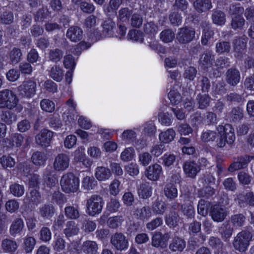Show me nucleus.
I'll use <instances>...</instances> for the list:
<instances>
[{
    "instance_id": "nucleus-1",
    "label": "nucleus",
    "mask_w": 254,
    "mask_h": 254,
    "mask_svg": "<svg viewBox=\"0 0 254 254\" xmlns=\"http://www.w3.org/2000/svg\"><path fill=\"white\" fill-rule=\"evenodd\" d=\"M253 238L252 232L245 229L240 232L234 238L232 245L234 249L241 253H244L248 249L250 242Z\"/></svg>"
},
{
    "instance_id": "nucleus-2",
    "label": "nucleus",
    "mask_w": 254,
    "mask_h": 254,
    "mask_svg": "<svg viewBox=\"0 0 254 254\" xmlns=\"http://www.w3.org/2000/svg\"><path fill=\"white\" fill-rule=\"evenodd\" d=\"M63 190L65 193H74L79 190V180L72 173L64 174L60 181Z\"/></svg>"
},
{
    "instance_id": "nucleus-3",
    "label": "nucleus",
    "mask_w": 254,
    "mask_h": 254,
    "mask_svg": "<svg viewBox=\"0 0 254 254\" xmlns=\"http://www.w3.org/2000/svg\"><path fill=\"white\" fill-rule=\"evenodd\" d=\"M19 102L16 95L11 90L4 89L0 91V109L15 108Z\"/></svg>"
},
{
    "instance_id": "nucleus-4",
    "label": "nucleus",
    "mask_w": 254,
    "mask_h": 254,
    "mask_svg": "<svg viewBox=\"0 0 254 254\" xmlns=\"http://www.w3.org/2000/svg\"><path fill=\"white\" fill-rule=\"evenodd\" d=\"M104 204L103 198L99 195H92L87 200L86 212L90 216H94L100 213Z\"/></svg>"
},
{
    "instance_id": "nucleus-5",
    "label": "nucleus",
    "mask_w": 254,
    "mask_h": 254,
    "mask_svg": "<svg viewBox=\"0 0 254 254\" xmlns=\"http://www.w3.org/2000/svg\"><path fill=\"white\" fill-rule=\"evenodd\" d=\"M17 90L19 95L23 97L30 98L35 94L36 83L31 80L24 81L18 87Z\"/></svg>"
},
{
    "instance_id": "nucleus-6",
    "label": "nucleus",
    "mask_w": 254,
    "mask_h": 254,
    "mask_svg": "<svg viewBox=\"0 0 254 254\" xmlns=\"http://www.w3.org/2000/svg\"><path fill=\"white\" fill-rule=\"evenodd\" d=\"M195 30L191 27H183L179 29L176 39L180 44H186L190 42L194 38Z\"/></svg>"
},
{
    "instance_id": "nucleus-7",
    "label": "nucleus",
    "mask_w": 254,
    "mask_h": 254,
    "mask_svg": "<svg viewBox=\"0 0 254 254\" xmlns=\"http://www.w3.org/2000/svg\"><path fill=\"white\" fill-rule=\"evenodd\" d=\"M110 242L116 250L120 251L127 250L128 247L127 239L121 232H116L112 235Z\"/></svg>"
},
{
    "instance_id": "nucleus-8",
    "label": "nucleus",
    "mask_w": 254,
    "mask_h": 254,
    "mask_svg": "<svg viewBox=\"0 0 254 254\" xmlns=\"http://www.w3.org/2000/svg\"><path fill=\"white\" fill-rule=\"evenodd\" d=\"M247 40L243 37H236L232 41L234 55L241 59L246 51Z\"/></svg>"
},
{
    "instance_id": "nucleus-9",
    "label": "nucleus",
    "mask_w": 254,
    "mask_h": 254,
    "mask_svg": "<svg viewBox=\"0 0 254 254\" xmlns=\"http://www.w3.org/2000/svg\"><path fill=\"white\" fill-rule=\"evenodd\" d=\"M53 136V132L44 128L36 135V143L42 147H48L50 145Z\"/></svg>"
},
{
    "instance_id": "nucleus-10",
    "label": "nucleus",
    "mask_w": 254,
    "mask_h": 254,
    "mask_svg": "<svg viewBox=\"0 0 254 254\" xmlns=\"http://www.w3.org/2000/svg\"><path fill=\"white\" fill-rule=\"evenodd\" d=\"M69 158L65 153H60L55 158L53 168L57 171H64L69 167Z\"/></svg>"
},
{
    "instance_id": "nucleus-11",
    "label": "nucleus",
    "mask_w": 254,
    "mask_h": 254,
    "mask_svg": "<svg viewBox=\"0 0 254 254\" xmlns=\"http://www.w3.org/2000/svg\"><path fill=\"white\" fill-rule=\"evenodd\" d=\"M254 157L248 155L238 156L236 160L231 164L228 168V171L233 172L235 171L246 168Z\"/></svg>"
},
{
    "instance_id": "nucleus-12",
    "label": "nucleus",
    "mask_w": 254,
    "mask_h": 254,
    "mask_svg": "<svg viewBox=\"0 0 254 254\" xmlns=\"http://www.w3.org/2000/svg\"><path fill=\"white\" fill-rule=\"evenodd\" d=\"M227 214L228 211L223 206L216 204L211 207L210 215L213 220L215 222H222Z\"/></svg>"
},
{
    "instance_id": "nucleus-13",
    "label": "nucleus",
    "mask_w": 254,
    "mask_h": 254,
    "mask_svg": "<svg viewBox=\"0 0 254 254\" xmlns=\"http://www.w3.org/2000/svg\"><path fill=\"white\" fill-rule=\"evenodd\" d=\"M217 130L220 135L224 136L228 139V144H231L234 142L235 140L234 129L231 125L227 124L224 126L219 125Z\"/></svg>"
},
{
    "instance_id": "nucleus-14",
    "label": "nucleus",
    "mask_w": 254,
    "mask_h": 254,
    "mask_svg": "<svg viewBox=\"0 0 254 254\" xmlns=\"http://www.w3.org/2000/svg\"><path fill=\"white\" fill-rule=\"evenodd\" d=\"M226 82L232 86H236L240 81L241 74L239 70L235 67L228 69L225 73Z\"/></svg>"
},
{
    "instance_id": "nucleus-15",
    "label": "nucleus",
    "mask_w": 254,
    "mask_h": 254,
    "mask_svg": "<svg viewBox=\"0 0 254 254\" xmlns=\"http://www.w3.org/2000/svg\"><path fill=\"white\" fill-rule=\"evenodd\" d=\"M214 62V55L212 52L206 51L200 56L199 64L201 69L205 70L211 67Z\"/></svg>"
},
{
    "instance_id": "nucleus-16",
    "label": "nucleus",
    "mask_w": 254,
    "mask_h": 254,
    "mask_svg": "<svg viewBox=\"0 0 254 254\" xmlns=\"http://www.w3.org/2000/svg\"><path fill=\"white\" fill-rule=\"evenodd\" d=\"M162 171V167L158 164L149 166L145 172V175L151 181H157L160 177Z\"/></svg>"
},
{
    "instance_id": "nucleus-17",
    "label": "nucleus",
    "mask_w": 254,
    "mask_h": 254,
    "mask_svg": "<svg viewBox=\"0 0 254 254\" xmlns=\"http://www.w3.org/2000/svg\"><path fill=\"white\" fill-rule=\"evenodd\" d=\"M183 170L188 177L194 178L200 169L199 166L194 161H186L183 165Z\"/></svg>"
},
{
    "instance_id": "nucleus-18",
    "label": "nucleus",
    "mask_w": 254,
    "mask_h": 254,
    "mask_svg": "<svg viewBox=\"0 0 254 254\" xmlns=\"http://www.w3.org/2000/svg\"><path fill=\"white\" fill-rule=\"evenodd\" d=\"M152 214V210L150 207L146 205L137 208L134 211V215L137 219L142 221H146L151 217Z\"/></svg>"
},
{
    "instance_id": "nucleus-19",
    "label": "nucleus",
    "mask_w": 254,
    "mask_h": 254,
    "mask_svg": "<svg viewBox=\"0 0 254 254\" xmlns=\"http://www.w3.org/2000/svg\"><path fill=\"white\" fill-rule=\"evenodd\" d=\"M83 31L78 26H73L69 27L66 32V37L72 42H77L82 38Z\"/></svg>"
},
{
    "instance_id": "nucleus-20",
    "label": "nucleus",
    "mask_w": 254,
    "mask_h": 254,
    "mask_svg": "<svg viewBox=\"0 0 254 254\" xmlns=\"http://www.w3.org/2000/svg\"><path fill=\"white\" fill-rule=\"evenodd\" d=\"M94 175L99 181H105L112 176V172L108 167L98 166L95 169Z\"/></svg>"
},
{
    "instance_id": "nucleus-21",
    "label": "nucleus",
    "mask_w": 254,
    "mask_h": 254,
    "mask_svg": "<svg viewBox=\"0 0 254 254\" xmlns=\"http://www.w3.org/2000/svg\"><path fill=\"white\" fill-rule=\"evenodd\" d=\"M238 201L240 207H245V205L254 206V193L250 191L246 193H240L238 196Z\"/></svg>"
},
{
    "instance_id": "nucleus-22",
    "label": "nucleus",
    "mask_w": 254,
    "mask_h": 254,
    "mask_svg": "<svg viewBox=\"0 0 254 254\" xmlns=\"http://www.w3.org/2000/svg\"><path fill=\"white\" fill-rule=\"evenodd\" d=\"M64 214L69 219L77 220L81 215L79 206L77 204L66 206L64 208Z\"/></svg>"
},
{
    "instance_id": "nucleus-23",
    "label": "nucleus",
    "mask_w": 254,
    "mask_h": 254,
    "mask_svg": "<svg viewBox=\"0 0 254 254\" xmlns=\"http://www.w3.org/2000/svg\"><path fill=\"white\" fill-rule=\"evenodd\" d=\"M137 193L141 198L147 199L152 195V187L149 182L142 183L137 188Z\"/></svg>"
},
{
    "instance_id": "nucleus-24",
    "label": "nucleus",
    "mask_w": 254,
    "mask_h": 254,
    "mask_svg": "<svg viewBox=\"0 0 254 254\" xmlns=\"http://www.w3.org/2000/svg\"><path fill=\"white\" fill-rule=\"evenodd\" d=\"M186 243L185 241L178 236H175L169 244V249L173 252L177 251L182 252L186 248Z\"/></svg>"
},
{
    "instance_id": "nucleus-25",
    "label": "nucleus",
    "mask_w": 254,
    "mask_h": 254,
    "mask_svg": "<svg viewBox=\"0 0 254 254\" xmlns=\"http://www.w3.org/2000/svg\"><path fill=\"white\" fill-rule=\"evenodd\" d=\"M81 250L85 254H97L98 250V244L95 241L87 240L83 243Z\"/></svg>"
},
{
    "instance_id": "nucleus-26",
    "label": "nucleus",
    "mask_w": 254,
    "mask_h": 254,
    "mask_svg": "<svg viewBox=\"0 0 254 254\" xmlns=\"http://www.w3.org/2000/svg\"><path fill=\"white\" fill-rule=\"evenodd\" d=\"M24 226V222L21 218H15L10 226V234L13 237H15L22 231Z\"/></svg>"
},
{
    "instance_id": "nucleus-27",
    "label": "nucleus",
    "mask_w": 254,
    "mask_h": 254,
    "mask_svg": "<svg viewBox=\"0 0 254 254\" xmlns=\"http://www.w3.org/2000/svg\"><path fill=\"white\" fill-rule=\"evenodd\" d=\"M79 231V228L76 223L72 220H70L66 223L65 228L64 230V233L67 238H69L77 235Z\"/></svg>"
},
{
    "instance_id": "nucleus-28",
    "label": "nucleus",
    "mask_w": 254,
    "mask_h": 254,
    "mask_svg": "<svg viewBox=\"0 0 254 254\" xmlns=\"http://www.w3.org/2000/svg\"><path fill=\"white\" fill-rule=\"evenodd\" d=\"M1 248L5 253L12 254L16 251L18 245L14 240L5 239L2 241Z\"/></svg>"
},
{
    "instance_id": "nucleus-29",
    "label": "nucleus",
    "mask_w": 254,
    "mask_h": 254,
    "mask_svg": "<svg viewBox=\"0 0 254 254\" xmlns=\"http://www.w3.org/2000/svg\"><path fill=\"white\" fill-rule=\"evenodd\" d=\"M56 212V209L51 204H45L39 208V213L44 218H51Z\"/></svg>"
},
{
    "instance_id": "nucleus-30",
    "label": "nucleus",
    "mask_w": 254,
    "mask_h": 254,
    "mask_svg": "<svg viewBox=\"0 0 254 254\" xmlns=\"http://www.w3.org/2000/svg\"><path fill=\"white\" fill-rule=\"evenodd\" d=\"M176 135V132L173 128H169L165 131H161L159 135V139L161 143H169L172 141Z\"/></svg>"
},
{
    "instance_id": "nucleus-31",
    "label": "nucleus",
    "mask_w": 254,
    "mask_h": 254,
    "mask_svg": "<svg viewBox=\"0 0 254 254\" xmlns=\"http://www.w3.org/2000/svg\"><path fill=\"white\" fill-rule=\"evenodd\" d=\"M211 18L213 22L218 25H223L226 22V15L220 10L214 9L212 13Z\"/></svg>"
},
{
    "instance_id": "nucleus-32",
    "label": "nucleus",
    "mask_w": 254,
    "mask_h": 254,
    "mask_svg": "<svg viewBox=\"0 0 254 254\" xmlns=\"http://www.w3.org/2000/svg\"><path fill=\"white\" fill-rule=\"evenodd\" d=\"M23 141V137L20 133H14L11 135V139L4 138L2 142H9V144H6L7 147H11L13 146L19 147Z\"/></svg>"
},
{
    "instance_id": "nucleus-33",
    "label": "nucleus",
    "mask_w": 254,
    "mask_h": 254,
    "mask_svg": "<svg viewBox=\"0 0 254 254\" xmlns=\"http://www.w3.org/2000/svg\"><path fill=\"white\" fill-rule=\"evenodd\" d=\"M0 119L4 124L9 125L16 121L17 116L10 110L3 111L0 114Z\"/></svg>"
},
{
    "instance_id": "nucleus-34",
    "label": "nucleus",
    "mask_w": 254,
    "mask_h": 254,
    "mask_svg": "<svg viewBox=\"0 0 254 254\" xmlns=\"http://www.w3.org/2000/svg\"><path fill=\"white\" fill-rule=\"evenodd\" d=\"M47 159L46 154L41 151L34 152L31 156V160L33 163L38 166L44 165Z\"/></svg>"
},
{
    "instance_id": "nucleus-35",
    "label": "nucleus",
    "mask_w": 254,
    "mask_h": 254,
    "mask_svg": "<svg viewBox=\"0 0 254 254\" xmlns=\"http://www.w3.org/2000/svg\"><path fill=\"white\" fill-rule=\"evenodd\" d=\"M49 75L54 80L60 82L63 78L64 72L59 65H55L49 71Z\"/></svg>"
},
{
    "instance_id": "nucleus-36",
    "label": "nucleus",
    "mask_w": 254,
    "mask_h": 254,
    "mask_svg": "<svg viewBox=\"0 0 254 254\" xmlns=\"http://www.w3.org/2000/svg\"><path fill=\"white\" fill-rule=\"evenodd\" d=\"M193 6L198 12H202L210 9L212 3L210 0H196Z\"/></svg>"
},
{
    "instance_id": "nucleus-37",
    "label": "nucleus",
    "mask_w": 254,
    "mask_h": 254,
    "mask_svg": "<svg viewBox=\"0 0 254 254\" xmlns=\"http://www.w3.org/2000/svg\"><path fill=\"white\" fill-rule=\"evenodd\" d=\"M22 54L20 49L13 48L8 54L9 62L12 64H18L21 60Z\"/></svg>"
},
{
    "instance_id": "nucleus-38",
    "label": "nucleus",
    "mask_w": 254,
    "mask_h": 254,
    "mask_svg": "<svg viewBox=\"0 0 254 254\" xmlns=\"http://www.w3.org/2000/svg\"><path fill=\"white\" fill-rule=\"evenodd\" d=\"M44 184L49 188L55 187L58 181L57 179L52 175L50 169H46L43 174Z\"/></svg>"
},
{
    "instance_id": "nucleus-39",
    "label": "nucleus",
    "mask_w": 254,
    "mask_h": 254,
    "mask_svg": "<svg viewBox=\"0 0 254 254\" xmlns=\"http://www.w3.org/2000/svg\"><path fill=\"white\" fill-rule=\"evenodd\" d=\"M164 194L170 199H173L178 196V190L176 186L172 183L167 184L164 189Z\"/></svg>"
},
{
    "instance_id": "nucleus-40",
    "label": "nucleus",
    "mask_w": 254,
    "mask_h": 254,
    "mask_svg": "<svg viewBox=\"0 0 254 254\" xmlns=\"http://www.w3.org/2000/svg\"><path fill=\"white\" fill-rule=\"evenodd\" d=\"M102 26V32L105 37H110L113 35V29L115 26V23L111 19L104 21Z\"/></svg>"
},
{
    "instance_id": "nucleus-41",
    "label": "nucleus",
    "mask_w": 254,
    "mask_h": 254,
    "mask_svg": "<svg viewBox=\"0 0 254 254\" xmlns=\"http://www.w3.org/2000/svg\"><path fill=\"white\" fill-rule=\"evenodd\" d=\"M210 86V81L207 77L202 76L198 78L197 87L200 88L202 92H208Z\"/></svg>"
},
{
    "instance_id": "nucleus-42",
    "label": "nucleus",
    "mask_w": 254,
    "mask_h": 254,
    "mask_svg": "<svg viewBox=\"0 0 254 254\" xmlns=\"http://www.w3.org/2000/svg\"><path fill=\"white\" fill-rule=\"evenodd\" d=\"M209 246L214 251H219L225 250L222 241L218 237H210L208 241Z\"/></svg>"
},
{
    "instance_id": "nucleus-43",
    "label": "nucleus",
    "mask_w": 254,
    "mask_h": 254,
    "mask_svg": "<svg viewBox=\"0 0 254 254\" xmlns=\"http://www.w3.org/2000/svg\"><path fill=\"white\" fill-rule=\"evenodd\" d=\"M82 187L87 190H93L97 185V182L93 176H86L82 180Z\"/></svg>"
},
{
    "instance_id": "nucleus-44",
    "label": "nucleus",
    "mask_w": 254,
    "mask_h": 254,
    "mask_svg": "<svg viewBox=\"0 0 254 254\" xmlns=\"http://www.w3.org/2000/svg\"><path fill=\"white\" fill-rule=\"evenodd\" d=\"M151 245L156 248H163L166 247V244L162 240V233L161 232H156L154 233L151 238Z\"/></svg>"
},
{
    "instance_id": "nucleus-45",
    "label": "nucleus",
    "mask_w": 254,
    "mask_h": 254,
    "mask_svg": "<svg viewBox=\"0 0 254 254\" xmlns=\"http://www.w3.org/2000/svg\"><path fill=\"white\" fill-rule=\"evenodd\" d=\"M152 209L155 214L162 215L166 211V205L164 202L157 199L152 203Z\"/></svg>"
},
{
    "instance_id": "nucleus-46",
    "label": "nucleus",
    "mask_w": 254,
    "mask_h": 254,
    "mask_svg": "<svg viewBox=\"0 0 254 254\" xmlns=\"http://www.w3.org/2000/svg\"><path fill=\"white\" fill-rule=\"evenodd\" d=\"M199 108L204 109L209 106L210 97L208 94H199L196 98Z\"/></svg>"
},
{
    "instance_id": "nucleus-47",
    "label": "nucleus",
    "mask_w": 254,
    "mask_h": 254,
    "mask_svg": "<svg viewBox=\"0 0 254 254\" xmlns=\"http://www.w3.org/2000/svg\"><path fill=\"white\" fill-rule=\"evenodd\" d=\"M230 220L234 226L242 227L246 222V217L244 214L239 213L232 215Z\"/></svg>"
},
{
    "instance_id": "nucleus-48",
    "label": "nucleus",
    "mask_w": 254,
    "mask_h": 254,
    "mask_svg": "<svg viewBox=\"0 0 254 254\" xmlns=\"http://www.w3.org/2000/svg\"><path fill=\"white\" fill-rule=\"evenodd\" d=\"M63 55L64 52L62 50L55 48L49 51L48 57L50 61L57 63L61 60Z\"/></svg>"
},
{
    "instance_id": "nucleus-49",
    "label": "nucleus",
    "mask_w": 254,
    "mask_h": 254,
    "mask_svg": "<svg viewBox=\"0 0 254 254\" xmlns=\"http://www.w3.org/2000/svg\"><path fill=\"white\" fill-rule=\"evenodd\" d=\"M217 137V133L215 131L206 130L201 135V139L205 142L214 141Z\"/></svg>"
},
{
    "instance_id": "nucleus-50",
    "label": "nucleus",
    "mask_w": 254,
    "mask_h": 254,
    "mask_svg": "<svg viewBox=\"0 0 254 254\" xmlns=\"http://www.w3.org/2000/svg\"><path fill=\"white\" fill-rule=\"evenodd\" d=\"M39 239L44 243L49 242L52 239V232L47 227H43L39 231Z\"/></svg>"
},
{
    "instance_id": "nucleus-51",
    "label": "nucleus",
    "mask_w": 254,
    "mask_h": 254,
    "mask_svg": "<svg viewBox=\"0 0 254 254\" xmlns=\"http://www.w3.org/2000/svg\"><path fill=\"white\" fill-rule=\"evenodd\" d=\"M36 240L33 237H27L24 239L23 247L26 253H31L36 245Z\"/></svg>"
},
{
    "instance_id": "nucleus-52",
    "label": "nucleus",
    "mask_w": 254,
    "mask_h": 254,
    "mask_svg": "<svg viewBox=\"0 0 254 254\" xmlns=\"http://www.w3.org/2000/svg\"><path fill=\"white\" fill-rule=\"evenodd\" d=\"M160 38L164 43L171 42L175 38V33L172 29H165L161 32Z\"/></svg>"
},
{
    "instance_id": "nucleus-53",
    "label": "nucleus",
    "mask_w": 254,
    "mask_h": 254,
    "mask_svg": "<svg viewBox=\"0 0 254 254\" xmlns=\"http://www.w3.org/2000/svg\"><path fill=\"white\" fill-rule=\"evenodd\" d=\"M230 121L236 122L241 120L243 118V110L239 108H233L229 114Z\"/></svg>"
},
{
    "instance_id": "nucleus-54",
    "label": "nucleus",
    "mask_w": 254,
    "mask_h": 254,
    "mask_svg": "<svg viewBox=\"0 0 254 254\" xmlns=\"http://www.w3.org/2000/svg\"><path fill=\"white\" fill-rule=\"evenodd\" d=\"M215 48L217 53H228L231 49L230 43L227 41H220L216 44Z\"/></svg>"
},
{
    "instance_id": "nucleus-55",
    "label": "nucleus",
    "mask_w": 254,
    "mask_h": 254,
    "mask_svg": "<svg viewBox=\"0 0 254 254\" xmlns=\"http://www.w3.org/2000/svg\"><path fill=\"white\" fill-rule=\"evenodd\" d=\"M0 20L1 23L4 24H10L13 21V13L9 10L1 11L0 13Z\"/></svg>"
},
{
    "instance_id": "nucleus-56",
    "label": "nucleus",
    "mask_w": 254,
    "mask_h": 254,
    "mask_svg": "<svg viewBox=\"0 0 254 254\" xmlns=\"http://www.w3.org/2000/svg\"><path fill=\"white\" fill-rule=\"evenodd\" d=\"M120 206L121 204L119 200L115 198H112L107 202L106 209L107 211L114 213L118 211Z\"/></svg>"
},
{
    "instance_id": "nucleus-57",
    "label": "nucleus",
    "mask_w": 254,
    "mask_h": 254,
    "mask_svg": "<svg viewBox=\"0 0 254 254\" xmlns=\"http://www.w3.org/2000/svg\"><path fill=\"white\" fill-rule=\"evenodd\" d=\"M123 221L122 216H116L110 217L107 220V224L110 228L116 229L122 225Z\"/></svg>"
},
{
    "instance_id": "nucleus-58",
    "label": "nucleus",
    "mask_w": 254,
    "mask_h": 254,
    "mask_svg": "<svg viewBox=\"0 0 254 254\" xmlns=\"http://www.w3.org/2000/svg\"><path fill=\"white\" fill-rule=\"evenodd\" d=\"M96 19L97 17L93 15L88 16L85 19L84 26L88 31L92 32L94 30L97 25Z\"/></svg>"
},
{
    "instance_id": "nucleus-59",
    "label": "nucleus",
    "mask_w": 254,
    "mask_h": 254,
    "mask_svg": "<svg viewBox=\"0 0 254 254\" xmlns=\"http://www.w3.org/2000/svg\"><path fill=\"white\" fill-rule=\"evenodd\" d=\"M0 163L4 168H12L15 164L14 159L9 155H3L0 159Z\"/></svg>"
},
{
    "instance_id": "nucleus-60",
    "label": "nucleus",
    "mask_w": 254,
    "mask_h": 254,
    "mask_svg": "<svg viewBox=\"0 0 254 254\" xmlns=\"http://www.w3.org/2000/svg\"><path fill=\"white\" fill-rule=\"evenodd\" d=\"M180 209L183 214L188 218H192L195 215L194 208L190 204L181 205Z\"/></svg>"
},
{
    "instance_id": "nucleus-61",
    "label": "nucleus",
    "mask_w": 254,
    "mask_h": 254,
    "mask_svg": "<svg viewBox=\"0 0 254 254\" xmlns=\"http://www.w3.org/2000/svg\"><path fill=\"white\" fill-rule=\"evenodd\" d=\"M245 23V20L241 15H235L232 18L231 27L234 29H242Z\"/></svg>"
},
{
    "instance_id": "nucleus-62",
    "label": "nucleus",
    "mask_w": 254,
    "mask_h": 254,
    "mask_svg": "<svg viewBox=\"0 0 254 254\" xmlns=\"http://www.w3.org/2000/svg\"><path fill=\"white\" fill-rule=\"evenodd\" d=\"M135 152L132 147L126 148L121 154V159L122 161L127 162L131 160L134 156Z\"/></svg>"
},
{
    "instance_id": "nucleus-63",
    "label": "nucleus",
    "mask_w": 254,
    "mask_h": 254,
    "mask_svg": "<svg viewBox=\"0 0 254 254\" xmlns=\"http://www.w3.org/2000/svg\"><path fill=\"white\" fill-rule=\"evenodd\" d=\"M26 196L29 199V201L33 204H37L41 201V195L39 192L35 189L31 190L29 193L27 194Z\"/></svg>"
},
{
    "instance_id": "nucleus-64",
    "label": "nucleus",
    "mask_w": 254,
    "mask_h": 254,
    "mask_svg": "<svg viewBox=\"0 0 254 254\" xmlns=\"http://www.w3.org/2000/svg\"><path fill=\"white\" fill-rule=\"evenodd\" d=\"M10 190L15 196L20 197L24 194L25 190L23 186L14 183L10 186Z\"/></svg>"
}]
</instances>
